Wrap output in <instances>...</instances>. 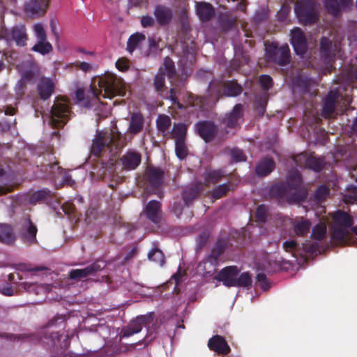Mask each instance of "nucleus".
<instances>
[{
	"label": "nucleus",
	"mask_w": 357,
	"mask_h": 357,
	"mask_svg": "<svg viewBox=\"0 0 357 357\" xmlns=\"http://www.w3.org/2000/svg\"><path fill=\"white\" fill-rule=\"evenodd\" d=\"M307 189L303 185L301 174L295 169L289 172L286 181H278L268 189V195L280 204H299L307 197Z\"/></svg>",
	"instance_id": "obj_1"
},
{
	"label": "nucleus",
	"mask_w": 357,
	"mask_h": 357,
	"mask_svg": "<svg viewBox=\"0 0 357 357\" xmlns=\"http://www.w3.org/2000/svg\"><path fill=\"white\" fill-rule=\"evenodd\" d=\"M99 89L91 86L94 96L98 98L102 95L103 98H112L114 96H126V90L124 83L121 79H118L115 75L106 73L104 75L98 78Z\"/></svg>",
	"instance_id": "obj_2"
},
{
	"label": "nucleus",
	"mask_w": 357,
	"mask_h": 357,
	"mask_svg": "<svg viewBox=\"0 0 357 357\" xmlns=\"http://www.w3.org/2000/svg\"><path fill=\"white\" fill-rule=\"evenodd\" d=\"M294 11L299 22L312 25L319 20V13L314 0H300L295 4Z\"/></svg>",
	"instance_id": "obj_3"
},
{
	"label": "nucleus",
	"mask_w": 357,
	"mask_h": 357,
	"mask_svg": "<svg viewBox=\"0 0 357 357\" xmlns=\"http://www.w3.org/2000/svg\"><path fill=\"white\" fill-rule=\"evenodd\" d=\"M333 219L335 225L332 229V238L344 242L349 234V228L354 225V219L348 213L342 210L335 211L333 213Z\"/></svg>",
	"instance_id": "obj_4"
},
{
	"label": "nucleus",
	"mask_w": 357,
	"mask_h": 357,
	"mask_svg": "<svg viewBox=\"0 0 357 357\" xmlns=\"http://www.w3.org/2000/svg\"><path fill=\"white\" fill-rule=\"evenodd\" d=\"M70 107L65 100H57L51 108L50 123L54 128H61L70 119Z\"/></svg>",
	"instance_id": "obj_5"
},
{
	"label": "nucleus",
	"mask_w": 357,
	"mask_h": 357,
	"mask_svg": "<svg viewBox=\"0 0 357 357\" xmlns=\"http://www.w3.org/2000/svg\"><path fill=\"white\" fill-rule=\"evenodd\" d=\"M121 145V134L110 133L109 135L99 133L93 141L91 152L94 156L100 157L105 149L112 150L114 147L117 149Z\"/></svg>",
	"instance_id": "obj_6"
},
{
	"label": "nucleus",
	"mask_w": 357,
	"mask_h": 357,
	"mask_svg": "<svg viewBox=\"0 0 357 357\" xmlns=\"http://www.w3.org/2000/svg\"><path fill=\"white\" fill-rule=\"evenodd\" d=\"M66 325L65 316L55 317L41 329L40 332V337L54 344L56 341H59L60 337L63 335L61 331L64 330Z\"/></svg>",
	"instance_id": "obj_7"
},
{
	"label": "nucleus",
	"mask_w": 357,
	"mask_h": 357,
	"mask_svg": "<svg viewBox=\"0 0 357 357\" xmlns=\"http://www.w3.org/2000/svg\"><path fill=\"white\" fill-rule=\"evenodd\" d=\"M165 75L169 79H174L176 77L174 62L167 56L162 66L160 67L153 79V86L157 93L163 90L165 83Z\"/></svg>",
	"instance_id": "obj_8"
},
{
	"label": "nucleus",
	"mask_w": 357,
	"mask_h": 357,
	"mask_svg": "<svg viewBox=\"0 0 357 357\" xmlns=\"http://www.w3.org/2000/svg\"><path fill=\"white\" fill-rule=\"evenodd\" d=\"M266 55L269 61L284 66L290 63V50L287 45L278 47L274 44H271L266 47Z\"/></svg>",
	"instance_id": "obj_9"
},
{
	"label": "nucleus",
	"mask_w": 357,
	"mask_h": 357,
	"mask_svg": "<svg viewBox=\"0 0 357 357\" xmlns=\"http://www.w3.org/2000/svg\"><path fill=\"white\" fill-rule=\"evenodd\" d=\"M227 247V241L224 238H218L213 245L211 252L199 263L198 266H204L205 270V265L208 264L209 266L215 269V268L219 264V259L223 255Z\"/></svg>",
	"instance_id": "obj_10"
},
{
	"label": "nucleus",
	"mask_w": 357,
	"mask_h": 357,
	"mask_svg": "<svg viewBox=\"0 0 357 357\" xmlns=\"http://www.w3.org/2000/svg\"><path fill=\"white\" fill-rule=\"evenodd\" d=\"M106 266L104 261L97 259L84 268L73 269L69 272V278L73 280L79 281L88 276H93L98 272L103 270Z\"/></svg>",
	"instance_id": "obj_11"
},
{
	"label": "nucleus",
	"mask_w": 357,
	"mask_h": 357,
	"mask_svg": "<svg viewBox=\"0 0 357 357\" xmlns=\"http://www.w3.org/2000/svg\"><path fill=\"white\" fill-rule=\"evenodd\" d=\"M141 216H144L149 222L159 226L162 220V204L157 200L149 201L144 207Z\"/></svg>",
	"instance_id": "obj_12"
},
{
	"label": "nucleus",
	"mask_w": 357,
	"mask_h": 357,
	"mask_svg": "<svg viewBox=\"0 0 357 357\" xmlns=\"http://www.w3.org/2000/svg\"><path fill=\"white\" fill-rule=\"evenodd\" d=\"M295 164L299 167H305L316 172H321L325 167V161L322 158H317L314 155H307L302 153L294 156Z\"/></svg>",
	"instance_id": "obj_13"
},
{
	"label": "nucleus",
	"mask_w": 357,
	"mask_h": 357,
	"mask_svg": "<svg viewBox=\"0 0 357 357\" xmlns=\"http://www.w3.org/2000/svg\"><path fill=\"white\" fill-rule=\"evenodd\" d=\"M1 35L6 40L15 41L20 47L25 46L28 40L26 26L22 24L13 26L10 30L2 31Z\"/></svg>",
	"instance_id": "obj_14"
},
{
	"label": "nucleus",
	"mask_w": 357,
	"mask_h": 357,
	"mask_svg": "<svg viewBox=\"0 0 357 357\" xmlns=\"http://www.w3.org/2000/svg\"><path fill=\"white\" fill-rule=\"evenodd\" d=\"M49 7L48 0H27L24 4V13L32 19L43 16Z\"/></svg>",
	"instance_id": "obj_15"
},
{
	"label": "nucleus",
	"mask_w": 357,
	"mask_h": 357,
	"mask_svg": "<svg viewBox=\"0 0 357 357\" xmlns=\"http://www.w3.org/2000/svg\"><path fill=\"white\" fill-rule=\"evenodd\" d=\"M199 137L206 143L212 142L218 134V127L211 121H200L195 125Z\"/></svg>",
	"instance_id": "obj_16"
},
{
	"label": "nucleus",
	"mask_w": 357,
	"mask_h": 357,
	"mask_svg": "<svg viewBox=\"0 0 357 357\" xmlns=\"http://www.w3.org/2000/svg\"><path fill=\"white\" fill-rule=\"evenodd\" d=\"M239 272L240 270L236 266H228L221 269L215 276V279L222 282L227 287H234Z\"/></svg>",
	"instance_id": "obj_17"
},
{
	"label": "nucleus",
	"mask_w": 357,
	"mask_h": 357,
	"mask_svg": "<svg viewBox=\"0 0 357 357\" xmlns=\"http://www.w3.org/2000/svg\"><path fill=\"white\" fill-rule=\"evenodd\" d=\"M165 171L157 167H148L146 172V180L148 186L153 190H158L162 185Z\"/></svg>",
	"instance_id": "obj_18"
},
{
	"label": "nucleus",
	"mask_w": 357,
	"mask_h": 357,
	"mask_svg": "<svg viewBox=\"0 0 357 357\" xmlns=\"http://www.w3.org/2000/svg\"><path fill=\"white\" fill-rule=\"evenodd\" d=\"M291 43L298 55H303L307 50V40L300 28H294L291 32Z\"/></svg>",
	"instance_id": "obj_19"
},
{
	"label": "nucleus",
	"mask_w": 357,
	"mask_h": 357,
	"mask_svg": "<svg viewBox=\"0 0 357 357\" xmlns=\"http://www.w3.org/2000/svg\"><path fill=\"white\" fill-rule=\"evenodd\" d=\"M38 228L30 218H27L22 224L20 235L22 241L26 244L37 243L36 234Z\"/></svg>",
	"instance_id": "obj_20"
},
{
	"label": "nucleus",
	"mask_w": 357,
	"mask_h": 357,
	"mask_svg": "<svg viewBox=\"0 0 357 357\" xmlns=\"http://www.w3.org/2000/svg\"><path fill=\"white\" fill-rule=\"evenodd\" d=\"M208 347L211 351L221 355H227L231 351L225 337L219 335H213L209 339Z\"/></svg>",
	"instance_id": "obj_21"
},
{
	"label": "nucleus",
	"mask_w": 357,
	"mask_h": 357,
	"mask_svg": "<svg viewBox=\"0 0 357 357\" xmlns=\"http://www.w3.org/2000/svg\"><path fill=\"white\" fill-rule=\"evenodd\" d=\"M153 15L158 24L163 26L171 22L173 17V11L169 7L159 4L155 7Z\"/></svg>",
	"instance_id": "obj_22"
},
{
	"label": "nucleus",
	"mask_w": 357,
	"mask_h": 357,
	"mask_svg": "<svg viewBox=\"0 0 357 357\" xmlns=\"http://www.w3.org/2000/svg\"><path fill=\"white\" fill-rule=\"evenodd\" d=\"M243 117V105L236 104L232 110L225 115L222 122L229 128H235L238 126V121Z\"/></svg>",
	"instance_id": "obj_23"
},
{
	"label": "nucleus",
	"mask_w": 357,
	"mask_h": 357,
	"mask_svg": "<svg viewBox=\"0 0 357 357\" xmlns=\"http://www.w3.org/2000/svg\"><path fill=\"white\" fill-rule=\"evenodd\" d=\"M142 155L135 151H127L121 158L122 166L126 170H134L141 163Z\"/></svg>",
	"instance_id": "obj_24"
},
{
	"label": "nucleus",
	"mask_w": 357,
	"mask_h": 357,
	"mask_svg": "<svg viewBox=\"0 0 357 357\" xmlns=\"http://www.w3.org/2000/svg\"><path fill=\"white\" fill-rule=\"evenodd\" d=\"M37 91L40 99L47 100L54 92V84L52 79L41 77L37 84Z\"/></svg>",
	"instance_id": "obj_25"
},
{
	"label": "nucleus",
	"mask_w": 357,
	"mask_h": 357,
	"mask_svg": "<svg viewBox=\"0 0 357 357\" xmlns=\"http://www.w3.org/2000/svg\"><path fill=\"white\" fill-rule=\"evenodd\" d=\"M196 12L200 20L202 22H208L215 15L213 6L210 3L204 1L197 3Z\"/></svg>",
	"instance_id": "obj_26"
},
{
	"label": "nucleus",
	"mask_w": 357,
	"mask_h": 357,
	"mask_svg": "<svg viewBox=\"0 0 357 357\" xmlns=\"http://www.w3.org/2000/svg\"><path fill=\"white\" fill-rule=\"evenodd\" d=\"M275 163L273 158H264L255 167V174L264 177L269 175L275 169Z\"/></svg>",
	"instance_id": "obj_27"
},
{
	"label": "nucleus",
	"mask_w": 357,
	"mask_h": 357,
	"mask_svg": "<svg viewBox=\"0 0 357 357\" xmlns=\"http://www.w3.org/2000/svg\"><path fill=\"white\" fill-rule=\"evenodd\" d=\"M337 95L336 93L330 91L324 99L321 115L324 118L331 117L335 111Z\"/></svg>",
	"instance_id": "obj_28"
},
{
	"label": "nucleus",
	"mask_w": 357,
	"mask_h": 357,
	"mask_svg": "<svg viewBox=\"0 0 357 357\" xmlns=\"http://www.w3.org/2000/svg\"><path fill=\"white\" fill-rule=\"evenodd\" d=\"M16 240L13 228L8 224H0V243L5 245H13Z\"/></svg>",
	"instance_id": "obj_29"
},
{
	"label": "nucleus",
	"mask_w": 357,
	"mask_h": 357,
	"mask_svg": "<svg viewBox=\"0 0 357 357\" xmlns=\"http://www.w3.org/2000/svg\"><path fill=\"white\" fill-rule=\"evenodd\" d=\"M144 119L142 114L139 112H134L130 116L128 132L132 135H137L142 132L144 128Z\"/></svg>",
	"instance_id": "obj_30"
},
{
	"label": "nucleus",
	"mask_w": 357,
	"mask_h": 357,
	"mask_svg": "<svg viewBox=\"0 0 357 357\" xmlns=\"http://www.w3.org/2000/svg\"><path fill=\"white\" fill-rule=\"evenodd\" d=\"M226 176V172L223 169L207 170L204 175V181L206 185H215Z\"/></svg>",
	"instance_id": "obj_31"
},
{
	"label": "nucleus",
	"mask_w": 357,
	"mask_h": 357,
	"mask_svg": "<svg viewBox=\"0 0 357 357\" xmlns=\"http://www.w3.org/2000/svg\"><path fill=\"white\" fill-rule=\"evenodd\" d=\"M293 231L298 236L304 237L310 232L312 223L307 219L301 218V220H295L292 223Z\"/></svg>",
	"instance_id": "obj_32"
},
{
	"label": "nucleus",
	"mask_w": 357,
	"mask_h": 357,
	"mask_svg": "<svg viewBox=\"0 0 357 357\" xmlns=\"http://www.w3.org/2000/svg\"><path fill=\"white\" fill-rule=\"evenodd\" d=\"M172 124L170 117L165 114H160L156 120V126L159 132H162L163 137L169 134V129Z\"/></svg>",
	"instance_id": "obj_33"
},
{
	"label": "nucleus",
	"mask_w": 357,
	"mask_h": 357,
	"mask_svg": "<svg viewBox=\"0 0 357 357\" xmlns=\"http://www.w3.org/2000/svg\"><path fill=\"white\" fill-rule=\"evenodd\" d=\"M188 131V126L184 123H174L172 131L169 132V137L176 139L185 140Z\"/></svg>",
	"instance_id": "obj_34"
},
{
	"label": "nucleus",
	"mask_w": 357,
	"mask_h": 357,
	"mask_svg": "<svg viewBox=\"0 0 357 357\" xmlns=\"http://www.w3.org/2000/svg\"><path fill=\"white\" fill-rule=\"evenodd\" d=\"M145 35L141 33H135L131 35L127 42L126 50L130 53H132L133 51L139 47L141 43L145 41Z\"/></svg>",
	"instance_id": "obj_35"
},
{
	"label": "nucleus",
	"mask_w": 357,
	"mask_h": 357,
	"mask_svg": "<svg viewBox=\"0 0 357 357\" xmlns=\"http://www.w3.org/2000/svg\"><path fill=\"white\" fill-rule=\"evenodd\" d=\"M233 190L234 188L231 183H224L218 185L211 190V196L215 199H219L225 197L228 192Z\"/></svg>",
	"instance_id": "obj_36"
},
{
	"label": "nucleus",
	"mask_w": 357,
	"mask_h": 357,
	"mask_svg": "<svg viewBox=\"0 0 357 357\" xmlns=\"http://www.w3.org/2000/svg\"><path fill=\"white\" fill-rule=\"evenodd\" d=\"M243 89L241 84L235 80L226 82L224 86V93L227 96L236 97L242 93Z\"/></svg>",
	"instance_id": "obj_37"
},
{
	"label": "nucleus",
	"mask_w": 357,
	"mask_h": 357,
	"mask_svg": "<svg viewBox=\"0 0 357 357\" xmlns=\"http://www.w3.org/2000/svg\"><path fill=\"white\" fill-rule=\"evenodd\" d=\"M324 6L326 12L334 17L341 15L342 8L337 0H324Z\"/></svg>",
	"instance_id": "obj_38"
},
{
	"label": "nucleus",
	"mask_w": 357,
	"mask_h": 357,
	"mask_svg": "<svg viewBox=\"0 0 357 357\" xmlns=\"http://www.w3.org/2000/svg\"><path fill=\"white\" fill-rule=\"evenodd\" d=\"M53 193L47 188H43L36 191L29 197V202L31 204H36L38 202L45 201L52 197Z\"/></svg>",
	"instance_id": "obj_39"
},
{
	"label": "nucleus",
	"mask_w": 357,
	"mask_h": 357,
	"mask_svg": "<svg viewBox=\"0 0 357 357\" xmlns=\"http://www.w3.org/2000/svg\"><path fill=\"white\" fill-rule=\"evenodd\" d=\"M282 248L284 250L291 255L292 257L298 259L299 254L302 252L300 250V245L295 240L285 241L282 243Z\"/></svg>",
	"instance_id": "obj_40"
},
{
	"label": "nucleus",
	"mask_w": 357,
	"mask_h": 357,
	"mask_svg": "<svg viewBox=\"0 0 357 357\" xmlns=\"http://www.w3.org/2000/svg\"><path fill=\"white\" fill-rule=\"evenodd\" d=\"M332 41L327 37H322L320 40V54L325 60L331 58Z\"/></svg>",
	"instance_id": "obj_41"
},
{
	"label": "nucleus",
	"mask_w": 357,
	"mask_h": 357,
	"mask_svg": "<svg viewBox=\"0 0 357 357\" xmlns=\"http://www.w3.org/2000/svg\"><path fill=\"white\" fill-rule=\"evenodd\" d=\"M252 285V275L249 272H243L236 277L234 287H243L248 289Z\"/></svg>",
	"instance_id": "obj_42"
},
{
	"label": "nucleus",
	"mask_w": 357,
	"mask_h": 357,
	"mask_svg": "<svg viewBox=\"0 0 357 357\" xmlns=\"http://www.w3.org/2000/svg\"><path fill=\"white\" fill-rule=\"evenodd\" d=\"M319 250V245L317 243H311L307 241L300 245V250L302 252L299 254V257L302 259L307 258V255H314Z\"/></svg>",
	"instance_id": "obj_43"
},
{
	"label": "nucleus",
	"mask_w": 357,
	"mask_h": 357,
	"mask_svg": "<svg viewBox=\"0 0 357 357\" xmlns=\"http://www.w3.org/2000/svg\"><path fill=\"white\" fill-rule=\"evenodd\" d=\"M53 50L52 45L46 40H38L31 47V50L45 55L51 52Z\"/></svg>",
	"instance_id": "obj_44"
},
{
	"label": "nucleus",
	"mask_w": 357,
	"mask_h": 357,
	"mask_svg": "<svg viewBox=\"0 0 357 357\" xmlns=\"http://www.w3.org/2000/svg\"><path fill=\"white\" fill-rule=\"evenodd\" d=\"M326 234V226L324 223H319L316 225L312 229L311 238L317 240H323Z\"/></svg>",
	"instance_id": "obj_45"
},
{
	"label": "nucleus",
	"mask_w": 357,
	"mask_h": 357,
	"mask_svg": "<svg viewBox=\"0 0 357 357\" xmlns=\"http://www.w3.org/2000/svg\"><path fill=\"white\" fill-rule=\"evenodd\" d=\"M148 258L149 260L158 263L160 266H162L165 262L164 253L158 248H153L148 253Z\"/></svg>",
	"instance_id": "obj_46"
},
{
	"label": "nucleus",
	"mask_w": 357,
	"mask_h": 357,
	"mask_svg": "<svg viewBox=\"0 0 357 357\" xmlns=\"http://www.w3.org/2000/svg\"><path fill=\"white\" fill-rule=\"evenodd\" d=\"M199 190L197 188H190L185 189L182 193V198L185 204L188 206L198 196Z\"/></svg>",
	"instance_id": "obj_47"
},
{
	"label": "nucleus",
	"mask_w": 357,
	"mask_h": 357,
	"mask_svg": "<svg viewBox=\"0 0 357 357\" xmlns=\"http://www.w3.org/2000/svg\"><path fill=\"white\" fill-rule=\"evenodd\" d=\"M185 140L176 139L175 140V152L176 156L183 160L186 158L188 155V149L185 146Z\"/></svg>",
	"instance_id": "obj_48"
},
{
	"label": "nucleus",
	"mask_w": 357,
	"mask_h": 357,
	"mask_svg": "<svg viewBox=\"0 0 357 357\" xmlns=\"http://www.w3.org/2000/svg\"><path fill=\"white\" fill-rule=\"evenodd\" d=\"M210 237V234L207 231H202L196 238V252L201 251L206 245Z\"/></svg>",
	"instance_id": "obj_49"
},
{
	"label": "nucleus",
	"mask_w": 357,
	"mask_h": 357,
	"mask_svg": "<svg viewBox=\"0 0 357 357\" xmlns=\"http://www.w3.org/2000/svg\"><path fill=\"white\" fill-rule=\"evenodd\" d=\"M187 102L189 106L202 107L204 99L202 96H195L191 93L187 94Z\"/></svg>",
	"instance_id": "obj_50"
},
{
	"label": "nucleus",
	"mask_w": 357,
	"mask_h": 357,
	"mask_svg": "<svg viewBox=\"0 0 357 357\" xmlns=\"http://www.w3.org/2000/svg\"><path fill=\"white\" fill-rule=\"evenodd\" d=\"M330 190L326 185H321L314 192V198L318 202H323L329 195Z\"/></svg>",
	"instance_id": "obj_51"
},
{
	"label": "nucleus",
	"mask_w": 357,
	"mask_h": 357,
	"mask_svg": "<svg viewBox=\"0 0 357 357\" xmlns=\"http://www.w3.org/2000/svg\"><path fill=\"white\" fill-rule=\"evenodd\" d=\"M230 155L233 162H238L245 161L247 157L244 152L238 148L232 149L230 151Z\"/></svg>",
	"instance_id": "obj_52"
},
{
	"label": "nucleus",
	"mask_w": 357,
	"mask_h": 357,
	"mask_svg": "<svg viewBox=\"0 0 357 357\" xmlns=\"http://www.w3.org/2000/svg\"><path fill=\"white\" fill-rule=\"evenodd\" d=\"M267 207L261 204L257 206L256 212H255V218L258 222L264 223L267 219Z\"/></svg>",
	"instance_id": "obj_53"
},
{
	"label": "nucleus",
	"mask_w": 357,
	"mask_h": 357,
	"mask_svg": "<svg viewBox=\"0 0 357 357\" xmlns=\"http://www.w3.org/2000/svg\"><path fill=\"white\" fill-rule=\"evenodd\" d=\"M33 31L38 41L47 40V33L42 24H35L33 25Z\"/></svg>",
	"instance_id": "obj_54"
},
{
	"label": "nucleus",
	"mask_w": 357,
	"mask_h": 357,
	"mask_svg": "<svg viewBox=\"0 0 357 357\" xmlns=\"http://www.w3.org/2000/svg\"><path fill=\"white\" fill-rule=\"evenodd\" d=\"M259 81L261 87L264 91L269 90L273 86V79L270 75H261L259 76Z\"/></svg>",
	"instance_id": "obj_55"
},
{
	"label": "nucleus",
	"mask_w": 357,
	"mask_h": 357,
	"mask_svg": "<svg viewBox=\"0 0 357 357\" xmlns=\"http://www.w3.org/2000/svg\"><path fill=\"white\" fill-rule=\"evenodd\" d=\"M154 312H149L146 314L137 316L136 318L143 326L151 324L153 320Z\"/></svg>",
	"instance_id": "obj_56"
},
{
	"label": "nucleus",
	"mask_w": 357,
	"mask_h": 357,
	"mask_svg": "<svg viewBox=\"0 0 357 357\" xmlns=\"http://www.w3.org/2000/svg\"><path fill=\"white\" fill-rule=\"evenodd\" d=\"M256 280L262 289L267 290L269 289V282L266 274L264 273H258L256 276Z\"/></svg>",
	"instance_id": "obj_57"
},
{
	"label": "nucleus",
	"mask_w": 357,
	"mask_h": 357,
	"mask_svg": "<svg viewBox=\"0 0 357 357\" xmlns=\"http://www.w3.org/2000/svg\"><path fill=\"white\" fill-rule=\"evenodd\" d=\"M220 23L224 29L228 30L231 29L234 26L236 23V20L227 15H225L221 17Z\"/></svg>",
	"instance_id": "obj_58"
},
{
	"label": "nucleus",
	"mask_w": 357,
	"mask_h": 357,
	"mask_svg": "<svg viewBox=\"0 0 357 357\" xmlns=\"http://www.w3.org/2000/svg\"><path fill=\"white\" fill-rule=\"evenodd\" d=\"M169 99L171 100L172 104L176 105L178 109H181L185 108V107L178 101L176 96V91L174 88L170 89Z\"/></svg>",
	"instance_id": "obj_59"
},
{
	"label": "nucleus",
	"mask_w": 357,
	"mask_h": 357,
	"mask_svg": "<svg viewBox=\"0 0 357 357\" xmlns=\"http://www.w3.org/2000/svg\"><path fill=\"white\" fill-rule=\"evenodd\" d=\"M26 87V83L23 80H19L15 86V91L18 96H22Z\"/></svg>",
	"instance_id": "obj_60"
},
{
	"label": "nucleus",
	"mask_w": 357,
	"mask_h": 357,
	"mask_svg": "<svg viewBox=\"0 0 357 357\" xmlns=\"http://www.w3.org/2000/svg\"><path fill=\"white\" fill-rule=\"evenodd\" d=\"M154 22V19L149 15L144 16L141 19V24L144 28L153 26Z\"/></svg>",
	"instance_id": "obj_61"
},
{
	"label": "nucleus",
	"mask_w": 357,
	"mask_h": 357,
	"mask_svg": "<svg viewBox=\"0 0 357 357\" xmlns=\"http://www.w3.org/2000/svg\"><path fill=\"white\" fill-rule=\"evenodd\" d=\"M0 292L8 296H11L14 294V290L12 286L9 284H6V285L0 287Z\"/></svg>",
	"instance_id": "obj_62"
},
{
	"label": "nucleus",
	"mask_w": 357,
	"mask_h": 357,
	"mask_svg": "<svg viewBox=\"0 0 357 357\" xmlns=\"http://www.w3.org/2000/svg\"><path fill=\"white\" fill-rule=\"evenodd\" d=\"M75 65L77 68H79L85 73L89 71L91 69V64L87 62L77 61Z\"/></svg>",
	"instance_id": "obj_63"
},
{
	"label": "nucleus",
	"mask_w": 357,
	"mask_h": 357,
	"mask_svg": "<svg viewBox=\"0 0 357 357\" xmlns=\"http://www.w3.org/2000/svg\"><path fill=\"white\" fill-rule=\"evenodd\" d=\"M62 209L66 214L70 215L74 213L75 207L73 204L66 203L63 204Z\"/></svg>",
	"instance_id": "obj_64"
}]
</instances>
